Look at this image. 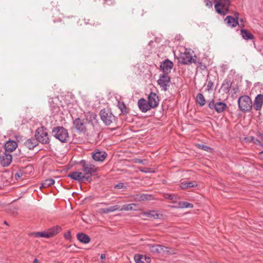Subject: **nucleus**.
Instances as JSON below:
<instances>
[{
  "label": "nucleus",
  "instance_id": "nucleus-41",
  "mask_svg": "<svg viewBox=\"0 0 263 263\" xmlns=\"http://www.w3.org/2000/svg\"><path fill=\"white\" fill-rule=\"evenodd\" d=\"M141 171L144 173H151L152 172L151 171L149 168H144L143 169H141Z\"/></svg>",
  "mask_w": 263,
  "mask_h": 263
},
{
  "label": "nucleus",
  "instance_id": "nucleus-28",
  "mask_svg": "<svg viewBox=\"0 0 263 263\" xmlns=\"http://www.w3.org/2000/svg\"><path fill=\"white\" fill-rule=\"evenodd\" d=\"M120 206L119 205H116L114 206H110L108 208H104L101 209V212L103 213H108L109 212H114L117 210H119Z\"/></svg>",
  "mask_w": 263,
  "mask_h": 263
},
{
  "label": "nucleus",
  "instance_id": "nucleus-46",
  "mask_svg": "<svg viewBox=\"0 0 263 263\" xmlns=\"http://www.w3.org/2000/svg\"><path fill=\"white\" fill-rule=\"evenodd\" d=\"M82 219H83V220L84 221H85V222H87V223L88 222V221H87V219H85L84 218H82Z\"/></svg>",
  "mask_w": 263,
  "mask_h": 263
},
{
  "label": "nucleus",
  "instance_id": "nucleus-23",
  "mask_svg": "<svg viewBox=\"0 0 263 263\" xmlns=\"http://www.w3.org/2000/svg\"><path fill=\"white\" fill-rule=\"evenodd\" d=\"M17 146V144L15 141L10 140L6 143L5 148L6 151L11 152L14 151L16 148Z\"/></svg>",
  "mask_w": 263,
  "mask_h": 263
},
{
  "label": "nucleus",
  "instance_id": "nucleus-6",
  "mask_svg": "<svg viewBox=\"0 0 263 263\" xmlns=\"http://www.w3.org/2000/svg\"><path fill=\"white\" fill-rule=\"evenodd\" d=\"M140 216L142 217H147L149 219H163L164 218V215L160 212L157 211H149L145 212H143L140 214Z\"/></svg>",
  "mask_w": 263,
  "mask_h": 263
},
{
  "label": "nucleus",
  "instance_id": "nucleus-4",
  "mask_svg": "<svg viewBox=\"0 0 263 263\" xmlns=\"http://www.w3.org/2000/svg\"><path fill=\"white\" fill-rule=\"evenodd\" d=\"M100 115L101 120L106 125H110L115 121V116L108 109L101 110Z\"/></svg>",
  "mask_w": 263,
  "mask_h": 263
},
{
  "label": "nucleus",
  "instance_id": "nucleus-29",
  "mask_svg": "<svg viewBox=\"0 0 263 263\" xmlns=\"http://www.w3.org/2000/svg\"><path fill=\"white\" fill-rule=\"evenodd\" d=\"M241 35L242 38L246 40H251L253 38V35L249 31L242 29L241 30Z\"/></svg>",
  "mask_w": 263,
  "mask_h": 263
},
{
  "label": "nucleus",
  "instance_id": "nucleus-34",
  "mask_svg": "<svg viewBox=\"0 0 263 263\" xmlns=\"http://www.w3.org/2000/svg\"><path fill=\"white\" fill-rule=\"evenodd\" d=\"M164 197L166 199L171 200L174 202H176L178 199V197L177 196L173 194H165L164 195Z\"/></svg>",
  "mask_w": 263,
  "mask_h": 263
},
{
  "label": "nucleus",
  "instance_id": "nucleus-31",
  "mask_svg": "<svg viewBox=\"0 0 263 263\" xmlns=\"http://www.w3.org/2000/svg\"><path fill=\"white\" fill-rule=\"evenodd\" d=\"M150 198V195L147 194H142L141 195H137L136 197L134 198V200L137 201H141L145 200H149Z\"/></svg>",
  "mask_w": 263,
  "mask_h": 263
},
{
  "label": "nucleus",
  "instance_id": "nucleus-38",
  "mask_svg": "<svg viewBox=\"0 0 263 263\" xmlns=\"http://www.w3.org/2000/svg\"><path fill=\"white\" fill-rule=\"evenodd\" d=\"M198 147L206 151H209V150L211 149L210 147L204 144H199Z\"/></svg>",
  "mask_w": 263,
  "mask_h": 263
},
{
  "label": "nucleus",
  "instance_id": "nucleus-30",
  "mask_svg": "<svg viewBox=\"0 0 263 263\" xmlns=\"http://www.w3.org/2000/svg\"><path fill=\"white\" fill-rule=\"evenodd\" d=\"M137 204L135 203H132V204H125L123 205L122 208L121 209L119 208V211H131V210H137L135 208H134L135 206H136Z\"/></svg>",
  "mask_w": 263,
  "mask_h": 263
},
{
  "label": "nucleus",
  "instance_id": "nucleus-27",
  "mask_svg": "<svg viewBox=\"0 0 263 263\" xmlns=\"http://www.w3.org/2000/svg\"><path fill=\"white\" fill-rule=\"evenodd\" d=\"M173 207L175 208H192L193 205L185 201H180L177 204Z\"/></svg>",
  "mask_w": 263,
  "mask_h": 263
},
{
  "label": "nucleus",
  "instance_id": "nucleus-18",
  "mask_svg": "<svg viewBox=\"0 0 263 263\" xmlns=\"http://www.w3.org/2000/svg\"><path fill=\"white\" fill-rule=\"evenodd\" d=\"M1 158V164L4 166H8L12 162V157L10 154L5 153Z\"/></svg>",
  "mask_w": 263,
  "mask_h": 263
},
{
  "label": "nucleus",
  "instance_id": "nucleus-14",
  "mask_svg": "<svg viewBox=\"0 0 263 263\" xmlns=\"http://www.w3.org/2000/svg\"><path fill=\"white\" fill-rule=\"evenodd\" d=\"M138 104L140 110L143 112H146L151 108H153L148 101H147L144 99L142 98L139 100Z\"/></svg>",
  "mask_w": 263,
  "mask_h": 263
},
{
  "label": "nucleus",
  "instance_id": "nucleus-32",
  "mask_svg": "<svg viewBox=\"0 0 263 263\" xmlns=\"http://www.w3.org/2000/svg\"><path fill=\"white\" fill-rule=\"evenodd\" d=\"M55 181L53 179H48L44 180L41 185V187H47L49 186H51L54 183Z\"/></svg>",
  "mask_w": 263,
  "mask_h": 263
},
{
  "label": "nucleus",
  "instance_id": "nucleus-13",
  "mask_svg": "<svg viewBox=\"0 0 263 263\" xmlns=\"http://www.w3.org/2000/svg\"><path fill=\"white\" fill-rule=\"evenodd\" d=\"M148 102L152 107L154 108L159 104V97L156 93L151 92L148 96Z\"/></svg>",
  "mask_w": 263,
  "mask_h": 263
},
{
  "label": "nucleus",
  "instance_id": "nucleus-47",
  "mask_svg": "<svg viewBox=\"0 0 263 263\" xmlns=\"http://www.w3.org/2000/svg\"><path fill=\"white\" fill-rule=\"evenodd\" d=\"M137 162L139 163H142L143 162V161L141 160H138V161Z\"/></svg>",
  "mask_w": 263,
  "mask_h": 263
},
{
  "label": "nucleus",
  "instance_id": "nucleus-7",
  "mask_svg": "<svg viewBox=\"0 0 263 263\" xmlns=\"http://www.w3.org/2000/svg\"><path fill=\"white\" fill-rule=\"evenodd\" d=\"M157 82L162 90L165 91L167 90L168 87L170 86L171 82L170 78L167 74H163L160 76V78Z\"/></svg>",
  "mask_w": 263,
  "mask_h": 263
},
{
  "label": "nucleus",
  "instance_id": "nucleus-19",
  "mask_svg": "<svg viewBox=\"0 0 263 263\" xmlns=\"http://www.w3.org/2000/svg\"><path fill=\"white\" fill-rule=\"evenodd\" d=\"M77 237L80 242L85 244L88 243L91 240V239L88 235L82 232L78 233Z\"/></svg>",
  "mask_w": 263,
  "mask_h": 263
},
{
  "label": "nucleus",
  "instance_id": "nucleus-40",
  "mask_svg": "<svg viewBox=\"0 0 263 263\" xmlns=\"http://www.w3.org/2000/svg\"><path fill=\"white\" fill-rule=\"evenodd\" d=\"M205 5L208 7H212V2L209 0H205Z\"/></svg>",
  "mask_w": 263,
  "mask_h": 263
},
{
  "label": "nucleus",
  "instance_id": "nucleus-1",
  "mask_svg": "<svg viewBox=\"0 0 263 263\" xmlns=\"http://www.w3.org/2000/svg\"><path fill=\"white\" fill-rule=\"evenodd\" d=\"M53 136L61 141L62 142H66L69 135L67 130L63 127H57L52 130Z\"/></svg>",
  "mask_w": 263,
  "mask_h": 263
},
{
  "label": "nucleus",
  "instance_id": "nucleus-21",
  "mask_svg": "<svg viewBox=\"0 0 263 263\" xmlns=\"http://www.w3.org/2000/svg\"><path fill=\"white\" fill-rule=\"evenodd\" d=\"M224 22L228 26L234 27L238 24V19H235L232 16H227L224 19Z\"/></svg>",
  "mask_w": 263,
  "mask_h": 263
},
{
  "label": "nucleus",
  "instance_id": "nucleus-22",
  "mask_svg": "<svg viewBox=\"0 0 263 263\" xmlns=\"http://www.w3.org/2000/svg\"><path fill=\"white\" fill-rule=\"evenodd\" d=\"M263 104V96L262 95H258L256 97L254 104V108L256 110H259Z\"/></svg>",
  "mask_w": 263,
  "mask_h": 263
},
{
  "label": "nucleus",
  "instance_id": "nucleus-35",
  "mask_svg": "<svg viewBox=\"0 0 263 263\" xmlns=\"http://www.w3.org/2000/svg\"><path fill=\"white\" fill-rule=\"evenodd\" d=\"M163 250L164 251V252H162V254L163 255H164V254H167V255H171V254H176L175 252H172V251H171V249L168 248V247H166L165 246V250H164L163 249Z\"/></svg>",
  "mask_w": 263,
  "mask_h": 263
},
{
  "label": "nucleus",
  "instance_id": "nucleus-26",
  "mask_svg": "<svg viewBox=\"0 0 263 263\" xmlns=\"http://www.w3.org/2000/svg\"><path fill=\"white\" fill-rule=\"evenodd\" d=\"M197 186V183L195 181L190 182H182L180 184V187L182 189H186Z\"/></svg>",
  "mask_w": 263,
  "mask_h": 263
},
{
  "label": "nucleus",
  "instance_id": "nucleus-20",
  "mask_svg": "<svg viewBox=\"0 0 263 263\" xmlns=\"http://www.w3.org/2000/svg\"><path fill=\"white\" fill-rule=\"evenodd\" d=\"M82 170L83 171L85 175H91L92 173L96 172V168L92 164L85 163L83 165Z\"/></svg>",
  "mask_w": 263,
  "mask_h": 263
},
{
  "label": "nucleus",
  "instance_id": "nucleus-11",
  "mask_svg": "<svg viewBox=\"0 0 263 263\" xmlns=\"http://www.w3.org/2000/svg\"><path fill=\"white\" fill-rule=\"evenodd\" d=\"M147 247L149 248V251L154 254H162L164 252L163 249L165 250V246L159 244H148Z\"/></svg>",
  "mask_w": 263,
  "mask_h": 263
},
{
  "label": "nucleus",
  "instance_id": "nucleus-9",
  "mask_svg": "<svg viewBox=\"0 0 263 263\" xmlns=\"http://www.w3.org/2000/svg\"><path fill=\"white\" fill-rule=\"evenodd\" d=\"M35 139L37 140V142H40L41 143L46 144L49 142L48 134L43 129H38L36 130Z\"/></svg>",
  "mask_w": 263,
  "mask_h": 263
},
{
  "label": "nucleus",
  "instance_id": "nucleus-15",
  "mask_svg": "<svg viewBox=\"0 0 263 263\" xmlns=\"http://www.w3.org/2000/svg\"><path fill=\"white\" fill-rule=\"evenodd\" d=\"M173 66V62L168 60L164 61L160 65L161 70L165 74H167L171 72Z\"/></svg>",
  "mask_w": 263,
  "mask_h": 263
},
{
  "label": "nucleus",
  "instance_id": "nucleus-42",
  "mask_svg": "<svg viewBox=\"0 0 263 263\" xmlns=\"http://www.w3.org/2000/svg\"><path fill=\"white\" fill-rule=\"evenodd\" d=\"M106 258V254H102L100 256V258L102 260L101 262L102 263H103L104 262V260Z\"/></svg>",
  "mask_w": 263,
  "mask_h": 263
},
{
  "label": "nucleus",
  "instance_id": "nucleus-5",
  "mask_svg": "<svg viewBox=\"0 0 263 263\" xmlns=\"http://www.w3.org/2000/svg\"><path fill=\"white\" fill-rule=\"evenodd\" d=\"M196 57L192 56L191 54L187 52L181 53L179 57V61L183 64H189L191 63H196Z\"/></svg>",
  "mask_w": 263,
  "mask_h": 263
},
{
  "label": "nucleus",
  "instance_id": "nucleus-8",
  "mask_svg": "<svg viewBox=\"0 0 263 263\" xmlns=\"http://www.w3.org/2000/svg\"><path fill=\"white\" fill-rule=\"evenodd\" d=\"M59 231H41L34 232L30 233L29 236H33L34 237H45L50 238L58 234Z\"/></svg>",
  "mask_w": 263,
  "mask_h": 263
},
{
  "label": "nucleus",
  "instance_id": "nucleus-17",
  "mask_svg": "<svg viewBox=\"0 0 263 263\" xmlns=\"http://www.w3.org/2000/svg\"><path fill=\"white\" fill-rule=\"evenodd\" d=\"M92 158L96 161H103L106 157V154L103 151H96L92 154Z\"/></svg>",
  "mask_w": 263,
  "mask_h": 263
},
{
  "label": "nucleus",
  "instance_id": "nucleus-16",
  "mask_svg": "<svg viewBox=\"0 0 263 263\" xmlns=\"http://www.w3.org/2000/svg\"><path fill=\"white\" fill-rule=\"evenodd\" d=\"M134 260L136 263H149L151 261V258L146 255L140 254H136L134 256Z\"/></svg>",
  "mask_w": 263,
  "mask_h": 263
},
{
  "label": "nucleus",
  "instance_id": "nucleus-43",
  "mask_svg": "<svg viewBox=\"0 0 263 263\" xmlns=\"http://www.w3.org/2000/svg\"><path fill=\"white\" fill-rule=\"evenodd\" d=\"M61 229H62V228H61L60 226H56V227H55V228H53V229H51L50 230H61Z\"/></svg>",
  "mask_w": 263,
  "mask_h": 263
},
{
  "label": "nucleus",
  "instance_id": "nucleus-36",
  "mask_svg": "<svg viewBox=\"0 0 263 263\" xmlns=\"http://www.w3.org/2000/svg\"><path fill=\"white\" fill-rule=\"evenodd\" d=\"M64 237L66 240H70L71 239V231H67L64 234Z\"/></svg>",
  "mask_w": 263,
  "mask_h": 263
},
{
  "label": "nucleus",
  "instance_id": "nucleus-45",
  "mask_svg": "<svg viewBox=\"0 0 263 263\" xmlns=\"http://www.w3.org/2000/svg\"><path fill=\"white\" fill-rule=\"evenodd\" d=\"M15 177L16 178H20V175L17 173L15 174Z\"/></svg>",
  "mask_w": 263,
  "mask_h": 263
},
{
  "label": "nucleus",
  "instance_id": "nucleus-3",
  "mask_svg": "<svg viewBox=\"0 0 263 263\" xmlns=\"http://www.w3.org/2000/svg\"><path fill=\"white\" fill-rule=\"evenodd\" d=\"M230 5V0H219L215 5V10L219 14L224 15L228 12Z\"/></svg>",
  "mask_w": 263,
  "mask_h": 263
},
{
  "label": "nucleus",
  "instance_id": "nucleus-12",
  "mask_svg": "<svg viewBox=\"0 0 263 263\" xmlns=\"http://www.w3.org/2000/svg\"><path fill=\"white\" fill-rule=\"evenodd\" d=\"M68 176L73 180L80 181H83L85 179L87 181H90L91 179L90 177H85L82 173L78 172H71L69 174Z\"/></svg>",
  "mask_w": 263,
  "mask_h": 263
},
{
  "label": "nucleus",
  "instance_id": "nucleus-39",
  "mask_svg": "<svg viewBox=\"0 0 263 263\" xmlns=\"http://www.w3.org/2000/svg\"><path fill=\"white\" fill-rule=\"evenodd\" d=\"M119 108L121 109V111L123 112L124 110L125 109V106L123 103H119L118 104Z\"/></svg>",
  "mask_w": 263,
  "mask_h": 263
},
{
  "label": "nucleus",
  "instance_id": "nucleus-25",
  "mask_svg": "<svg viewBox=\"0 0 263 263\" xmlns=\"http://www.w3.org/2000/svg\"><path fill=\"white\" fill-rule=\"evenodd\" d=\"M73 126L77 129L80 131H83L85 129L84 122L80 118H77L73 121Z\"/></svg>",
  "mask_w": 263,
  "mask_h": 263
},
{
  "label": "nucleus",
  "instance_id": "nucleus-44",
  "mask_svg": "<svg viewBox=\"0 0 263 263\" xmlns=\"http://www.w3.org/2000/svg\"><path fill=\"white\" fill-rule=\"evenodd\" d=\"M33 263H41L37 258H35L33 260Z\"/></svg>",
  "mask_w": 263,
  "mask_h": 263
},
{
  "label": "nucleus",
  "instance_id": "nucleus-37",
  "mask_svg": "<svg viewBox=\"0 0 263 263\" xmlns=\"http://www.w3.org/2000/svg\"><path fill=\"white\" fill-rule=\"evenodd\" d=\"M115 188L116 189H123L126 188V186L123 183H119L115 185Z\"/></svg>",
  "mask_w": 263,
  "mask_h": 263
},
{
  "label": "nucleus",
  "instance_id": "nucleus-49",
  "mask_svg": "<svg viewBox=\"0 0 263 263\" xmlns=\"http://www.w3.org/2000/svg\"><path fill=\"white\" fill-rule=\"evenodd\" d=\"M4 223L5 224L7 225V226H8V223H7V221H6L4 222Z\"/></svg>",
  "mask_w": 263,
  "mask_h": 263
},
{
  "label": "nucleus",
  "instance_id": "nucleus-33",
  "mask_svg": "<svg viewBox=\"0 0 263 263\" xmlns=\"http://www.w3.org/2000/svg\"><path fill=\"white\" fill-rule=\"evenodd\" d=\"M196 101L200 104V106H203L205 103V100L203 96L199 93L196 97Z\"/></svg>",
  "mask_w": 263,
  "mask_h": 263
},
{
  "label": "nucleus",
  "instance_id": "nucleus-48",
  "mask_svg": "<svg viewBox=\"0 0 263 263\" xmlns=\"http://www.w3.org/2000/svg\"><path fill=\"white\" fill-rule=\"evenodd\" d=\"M261 156L263 158V151L260 153Z\"/></svg>",
  "mask_w": 263,
  "mask_h": 263
},
{
  "label": "nucleus",
  "instance_id": "nucleus-2",
  "mask_svg": "<svg viewBox=\"0 0 263 263\" xmlns=\"http://www.w3.org/2000/svg\"><path fill=\"white\" fill-rule=\"evenodd\" d=\"M238 104L239 109L243 112L249 111L252 106V101L248 96L239 97Z\"/></svg>",
  "mask_w": 263,
  "mask_h": 263
},
{
  "label": "nucleus",
  "instance_id": "nucleus-50",
  "mask_svg": "<svg viewBox=\"0 0 263 263\" xmlns=\"http://www.w3.org/2000/svg\"><path fill=\"white\" fill-rule=\"evenodd\" d=\"M2 229H7V228H2Z\"/></svg>",
  "mask_w": 263,
  "mask_h": 263
},
{
  "label": "nucleus",
  "instance_id": "nucleus-24",
  "mask_svg": "<svg viewBox=\"0 0 263 263\" xmlns=\"http://www.w3.org/2000/svg\"><path fill=\"white\" fill-rule=\"evenodd\" d=\"M24 144L29 149H32L38 144V142L35 138H32L28 139Z\"/></svg>",
  "mask_w": 263,
  "mask_h": 263
},
{
  "label": "nucleus",
  "instance_id": "nucleus-10",
  "mask_svg": "<svg viewBox=\"0 0 263 263\" xmlns=\"http://www.w3.org/2000/svg\"><path fill=\"white\" fill-rule=\"evenodd\" d=\"M209 107L211 109L214 108L217 112L221 113L225 110L227 105L226 103L222 102H218L215 103L214 102L212 101L209 103Z\"/></svg>",
  "mask_w": 263,
  "mask_h": 263
}]
</instances>
